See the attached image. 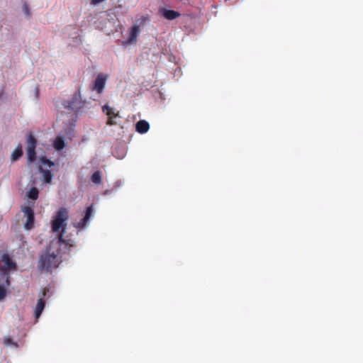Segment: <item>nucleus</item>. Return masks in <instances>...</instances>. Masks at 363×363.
I'll use <instances>...</instances> for the list:
<instances>
[{"mask_svg":"<svg viewBox=\"0 0 363 363\" xmlns=\"http://www.w3.org/2000/svg\"><path fill=\"white\" fill-rule=\"evenodd\" d=\"M102 182V172L96 171L92 174V183L94 184H100Z\"/></svg>","mask_w":363,"mask_h":363,"instance_id":"obj_17","label":"nucleus"},{"mask_svg":"<svg viewBox=\"0 0 363 363\" xmlns=\"http://www.w3.org/2000/svg\"><path fill=\"white\" fill-rule=\"evenodd\" d=\"M16 263L11 258L9 254L4 253L0 257V272L2 275L6 277V284L9 285V272L11 270H16Z\"/></svg>","mask_w":363,"mask_h":363,"instance_id":"obj_3","label":"nucleus"},{"mask_svg":"<svg viewBox=\"0 0 363 363\" xmlns=\"http://www.w3.org/2000/svg\"><path fill=\"white\" fill-rule=\"evenodd\" d=\"M82 4H87L88 3L91 4V0H82Z\"/></svg>","mask_w":363,"mask_h":363,"instance_id":"obj_23","label":"nucleus"},{"mask_svg":"<svg viewBox=\"0 0 363 363\" xmlns=\"http://www.w3.org/2000/svg\"><path fill=\"white\" fill-rule=\"evenodd\" d=\"M105 0H92V4H99L103 1H104Z\"/></svg>","mask_w":363,"mask_h":363,"instance_id":"obj_22","label":"nucleus"},{"mask_svg":"<svg viewBox=\"0 0 363 363\" xmlns=\"http://www.w3.org/2000/svg\"><path fill=\"white\" fill-rule=\"evenodd\" d=\"M136 130L141 134H144L150 129V124L145 120H140L135 125Z\"/></svg>","mask_w":363,"mask_h":363,"instance_id":"obj_11","label":"nucleus"},{"mask_svg":"<svg viewBox=\"0 0 363 363\" xmlns=\"http://www.w3.org/2000/svg\"><path fill=\"white\" fill-rule=\"evenodd\" d=\"M102 112L108 116V121L106 124L108 125H116L117 122L114 121L115 118L119 117V112L115 111L112 107L106 104L101 108Z\"/></svg>","mask_w":363,"mask_h":363,"instance_id":"obj_7","label":"nucleus"},{"mask_svg":"<svg viewBox=\"0 0 363 363\" xmlns=\"http://www.w3.org/2000/svg\"><path fill=\"white\" fill-rule=\"evenodd\" d=\"M108 77L109 76L107 74H98L92 84V91H94L96 94L101 95L106 87Z\"/></svg>","mask_w":363,"mask_h":363,"instance_id":"obj_5","label":"nucleus"},{"mask_svg":"<svg viewBox=\"0 0 363 363\" xmlns=\"http://www.w3.org/2000/svg\"><path fill=\"white\" fill-rule=\"evenodd\" d=\"M140 32V26L134 25L130 31L129 38L128 40V44L135 43L137 40V38Z\"/></svg>","mask_w":363,"mask_h":363,"instance_id":"obj_10","label":"nucleus"},{"mask_svg":"<svg viewBox=\"0 0 363 363\" xmlns=\"http://www.w3.org/2000/svg\"><path fill=\"white\" fill-rule=\"evenodd\" d=\"M78 95H74L71 100L63 101L62 105L65 108L77 113L79 109L83 106V103L79 100Z\"/></svg>","mask_w":363,"mask_h":363,"instance_id":"obj_6","label":"nucleus"},{"mask_svg":"<svg viewBox=\"0 0 363 363\" xmlns=\"http://www.w3.org/2000/svg\"><path fill=\"white\" fill-rule=\"evenodd\" d=\"M60 264L58 253H51L46 250L45 253L41 255L38 261V269L40 270H50L56 268Z\"/></svg>","mask_w":363,"mask_h":363,"instance_id":"obj_2","label":"nucleus"},{"mask_svg":"<svg viewBox=\"0 0 363 363\" xmlns=\"http://www.w3.org/2000/svg\"><path fill=\"white\" fill-rule=\"evenodd\" d=\"M40 172L43 174V179L45 183L50 184L52 182V174L51 172L48 169H43L42 167H40Z\"/></svg>","mask_w":363,"mask_h":363,"instance_id":"obj_14","label":"nucleus"},{"mask_svg":"<svg viewBox=\"0 0 363 363\" xmlns=\"http://www.w3.org/2000/svg\"><path fill=\"white\" fill-rule=\"evenodd\" d=\"M45 294H46L45 290H43V296H45Z\"/></svg>","mask_w":363,"mask_h":363,"instance_id":"obj_25","label":"nucleus"},{"mask_svg":"<svg viewBox=\"0 0 363 363\" xmlns=\"http://www.w3.org/2000/svg\"><path fill=\"white\" fill-rule=\"evenodd\" d=\"M39 195V191L36 187H32L28 192L27 196L32 200H37Z\"/></svg>","mask_w":363,"mask_h":363,"instance_id":"obj_16","label":"nucleus"},{"mask_svg":"<svg viewBox=\"0 0 363 363\" xmlns=\"http://www.w3.org/2000/svg\"><path fill=\"white\" fill-rule=\"evenodd\" d=\"M69 218V211L66 208H60L53 217L52 220V230L58 233L60 242H64L63 234L67 228V222Z\"/></svg>","mask_w":363,"mask_h":363,"instance_id":"obj_1","label":"nucleus"},{"mask_svg":"<svg viewBox=\"0 0 363 363\" xmlns=\"http://www.w3.org/2000/svg\"><path fill=\"white\" fill-rule=\"evenodd\" d=\"M22 155H23L22 147L19 144L11 154L12 161H16V160H19L20 157L22 156Z\"/></svg>","mask_w":363,"mask_h":363,"instance_id":"obj_15","label":"nucleus"},{"mask_svg":"<svg viewBox=\"0 0 363 363\" xmlns=\"http://www.w3.org/2000/svg\"><path fill=\"white\" fill-rule=\"evenodd\" d=\"M90 216H91V206H89L86 208V213H85L84 216L82 218H81L80 221L77 222L74 224V227L77 228H79V229L83 228L85 226L88 220L89 219Z\"/></svg>","mask_w":363,"mask_h":363,"instance_id":"obj_9","label":"nucleus"},{"mask_svg":"<svg viewBox=\"0 0 363 363\" xmlns=\"http://www.w3.org/2000/svg\"><path fill=\"white\" fill-rule=\"evenodd\" d=\"M6 289L4 287L0 286V301L4 299V297L6 296Z\"/></svg>","mask_w":363,"mask_h":363,"instance_id":"obj_20","label":"nucleus"},{"mask_svg":"<svg viewBox=\"0 0 363 363\" xmlns=\"http://www.w3.org/2000/svg\"><path fill=\"white\" fill-rule=\"evenodd\" d=\"M45 306V300L43 298H40L37 302V304L35 308V311H34L35 318L36 319H38L40 316L43 311L44 310Z\"/></svg>","mask_w":363,"mask_h":363,"instance_id":"obj_12","label":"nucleus"},{"mask_svg":"<svg viewBox=\"0 0 363 363\" xmlns=\"http://www.w3.org/2000/svg\"><path fill=\"white\" fill-rule=\"evenodd\" d=\"M4 343L6 346L18 347L17 343L15 342L10 337H5L4 339Z\"/></svg>","mask_w":363,"mask_h":363,"instance_id":"obj_19","label":"nucleus"},{"mask_svg":"<svg viewBox=\"0 0 363 363\" xmlns=\"http://www.w3.org/2000/svg\"><path fill=\"white\" fill-rule=\"evenodd\" d=\"M24 215L27 218V220L25 223V228L27 230H30L33 227L34 223V212L31 207L30 206H24L22 209Z\"/></svg>","mask_w":363,"mask_h":363,"instance_id":"obj_8","label":"nucleus"},{"mask_svg":"<svg viewBox=\"0 0 363 363\" xmlns=\"http://www.w3.org/2000/svg\"><path fill=\"white\" fill-rule=\"evenodd\" d=\"M27 157L29 163L34 162L36 159L35 147L37 145V140L33 136L32 133H30L27 136Z\"/></svg>","mask_w":363,"mask_h":363,"instance_id":"obj_4","label":"nucleus"},{"mask_svg":"<svg viewBox=\"0 0 363 363\" xmlns=\"http://www.w3.org/2000/svg\"><path fill=\"white\" fill-rule=\"evenodd\" d=\"M109 193V191L108 190H105L104 192V195H106Z\"/></svg>","mask_w":363,"mask_h":363,"instance_id":"obj_24","label":"nucleus"},{"mask_svg":"<svg viewBox=\"0 0 363 363\" xmlns=\"http://www.w3.org/2000/svg\"><path fill=\"white\" fill-rule=\"evenodd\" d=\"M65 141L62 138L58 137L54 142V147L57 150H61L65 147Z\"/></svg>","mask_w":363,"mask_h":363,"instance_id":"obj_18","label":"nucleus"},{"mask_svg":"<svg viewBox=\"0 0 363 363\" xmlns=\"http://www.w3.org/2000/svg\"><path fill=\"white\" fill-rule=\"evenodd\" d=\"M162 12L167 20H174L180 16V13L174 10L163 9Z\"/></svg>","mask_w":363,"mask_h":363,"instance_id":"obj_13","label":"nucleus"},{"mask_svg":"<svg viewBox=\"0 0 363 363\" xmlns=\"http://www.w3.org/2000/svg\"><path fill=\"white\" fill-rule=\"evenodd\" d=\"M42 162H43V164H48V165H49L50 167H52V166H53V165H54V163H53L52 162H51L50 160H48V159H46V158H43V159L42 160Z\"/></svg>","mask_w":363,"mask_h":363,"instance_id":"obj_21","label":"nucleus"}]
</instances>
